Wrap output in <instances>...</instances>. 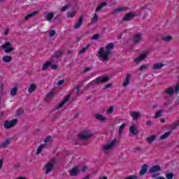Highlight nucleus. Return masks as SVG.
Listing matches in <instances>:
<instances>
[{"label": "nucleus", "instance_id": "nucleus-9", "mask_svg": "<svg viewBox=\"0 0 179 179\" xmlns=\"http://www.w3.org/2000/svg\"><path fill=\"white\" fill-rule=\"evenodd\" d=\"M55 89H52V90L46 94L45 97V101L48 102L52 100V99H54V96H55Z\"/></svg>", "mask_w": 179, "mask_h": 179}, {"label": "nucleus", "instance_id": "nucleus-64", "mask_svg": "<svg viewBox=\"0 0 179 179\" xmlns=\"http://www.w3.org/2000/svg\"><path fill=\"white\" fill-rule=\"evenodd\" d=\"M77 86H80V87H82V86H83V81H79Z\"/></svg>", "mask_w": 179, "mask_h": 179}, {"label": "nucleus", "instance_id": "nucleus-3", "mask_svg": "<svg viewBox=\"0 0 179 179\" xmlns=\"http://www.w3.org/2000/svg\"><path fill=\"white\" fill-rule=\"evenodd\" d=\"M57 161L56 158H52L45 165L44 169L45 170V175L50 174V173L52 171V169H54V166H55Z\"/></svg>", "mask_w": 179, "mask_h": 179}, {"label": "nucleus", "instance_id": "nucleus-56", "mask_svg": "<svg viewBox=\"0 0 179 179\" xmlns=\"http://www.w3.org/2000/svg\"><path fill=\"white\" fill-rule=\"evenodd\" d=\"M38 10H36V11H34L31 13H29V15L31 16V17H33L34 16H36V15H38Z\"/></svg>", "mask_w": 179, "mask_h": 179}, {"label": "nucleus", "instance_id": "nucleus-41", "mask_svg": "<svg viewBox=\"0 0 179 179\" xmlns=\"http://www.w3.org/2000/svg\"><path fill=\"white\" fill-rule=\"evenodd\" d=\"M52 17H54V15L50 13H48L46 15V19L48 22H51V20H52Z\"/></svg>", "mask_w": 179, "mask_h": 179}, {"label": "nucleus", "instance_id": "nucleus-37", "mask_svg": "<svg viewBox=\"0 0 179 179\" xmlns=\"http://www.w3.org/2000/svg\"><path fill=\"white\" fill-rule=\"evenodd\" d=\"M165 175H166V179H173V178H174V173H172V172H171V173L166 172Z\"/></svg>", "mask_w": 179, "mask_h": 179}, {"label": "nucleus", "instance_id": "nucleus-18", "mask_svg": "<svg viewBox=\"0 0 179 179\" xmlns=\"http://www.w3.org/2000/svg\"><path fill=\"white\" fill-rule=\"evenodd\" d=\"M148 164H144L139 171V176H145V173H148Z\"/></svg>", "mask_w": 179, "mask_h": 179}, {"label": "nucleus", "instance_id": "nucleus-44", "mask_svg": "<svg viewBox=\"0 0 179 179\" xmlns=\"http://www.w3.org/2000/svg\"><path fill=\"white\" fill-rule=\"evenodd\" d=\"M114 111V106H111L109 108L106 110V114H113Z\"/></svg>", "mask_w": 179, "mask_h": 179}, {"label": "nucleus", "instance_id": "nucleus-60", "mask_svg": "<svg viewBox=\"0 0 179 179\" xmlns=\"http://www.w3.org/2000/svg\"><path fill=\"white\" fill-rule=\"evenodd\" d=\"M102 8H104V6H107V2L103 1L99 4Z\"/></svg>", "mask_w": 179, "mask_h": 179}, {"label": "nucleus", "instance_id": "nucleus-19", "mask_svg": "<svg viewBox=\"0 0 179 179\" xmlns=\"http://www.w3.org/2000/svg\"><path fill=\"white\" fill-rule=\"evenodd\" d=\"M130 115L136 121V120H138V118H141V117H142V115H141V113L136 112V111L131 112Z\"/></svg>", "mask_w": 179, "mask_h": 179}, {"label": "nucleus", "instance_id": "nucleus-51", "mask_svg": "<svg viewBox=\"0 0 179 179\" xmlns=\"http://www.w3.org/2000/svg\"><path fill=\"white\" fill-rule=\"evenodd\" d=\"M110 87H113L112 83H109L108 85H104L103 90H106V89H110Z\"/></svg>", "mask_w": 179, "mask_h": 179}, {"label": "nucleus", "instance_id": "nucleus-42", "mask_svg": "<svg viewBox=\"0 0 179 179\" xmlns=\"http://www.w3.org/2000/svg\"><path fill=\"white\" fill-rule=\"evenodd\" d=\"M69 8H71V4L67 3L64 6H63L60 10L61 12H65V10H66V9H69Z\"/></svg>", "mask_w": 179, "mask_h": 179}, {"label": "nucleus", "instance_id": "nucleus-16", "mask_svg": "<svg viewBox=\"0 0 179 179\" xmlns=\"http://www.w3.org/2000/svg\"><path fill=\"white\" fill-rule=\"evenodd\" d=\"M12 141H13V138H6L1 145V148H3V149H5L6 148H8V145H10L12 143Z\"/></svg>", "mask_w": 179, "mask_h": 179}, {"label": "nucleus", "instance_id": "nucleus-48", "mask_svg": "<svg viewBox=\"0 0 179 179\" xmlns=\"http://www.w3.org/2000/svg\"><path fill=\"white\" fill-rule=\"evenodd\" d=\"M100 38V34H95L92 36V40H99Z\"/></svg>", "mask_w": 179, "mask_h": 179}, {"label": "nucleus", "instance_id": "nucleus-12", "mask_svg": "<svg viewBox=\"0 0 179 179\" xmlns=\"http://www.w3.org/2000/svg\"><path fill=\"white\" fill-rule=\"evenodd\" d=\"M146 58H148V54L143 52L140 54L138 57L134 59V62L138 64L139 62H141V61H145Z\"/></svg>", "mask_w": 179, "mask_h": 179}, {"label": "nucleus", "instance_id": "nucleus-53", "mask_svg": "<svg viewBox=\"0 0 179 179\" xmlns=\"http://www.w3.org/2000/svg\"><path fill=\"white\" fill-rule=\"evenodd\" d=\"M124 179H138V176L136 175H131L129 177H127Z\"/></svg>", "mask_w": 179, "mask_h": 179}, {"label": "nucleus", "instance_id": "nucleus-52", "mask_svg": "<svg viewBox=\"0 0 179 179\" xmlns=\"http://www.w3.org/2000/svg\"><path fill=\"white\" fill-rule=\"evenodd\" d=\"M174 92H175V94H178V93H179V83L175 86Z\"/></svg>", "mask_w": 179, "mask_h": 179}, {"label": "nucleus", "instance_id": "nucleus-46", "mask_svg": "<svg viewBox=\"0 0 179 179\" xmlns=\"http://www.w3.org/2000/svg\"><path fill=\"white\" fill-rule=\"evenodd\" d=\"M179 125V120H177L173 123V127L171 129V131H174V129H177V127Z\"/></svg>", "mask_w": 179, "mask_h": 179}, {"label": "nucleus", "instance_id": "nucleus-27", "mask_svg": "<svg viewBox=\"0 0 179 179\" xmlns=\"http://www.w3.org/2000/svg\"><path fill=\"white\" fill-rule=\"evenodd\" d=\"M95 117L98 121H106L107 120V117L103 116L101 114L96 113L95 114Z\"/></svg>", "mask_w": 179, "mask_h": 179}, {"label": "nucleus", "instance_id": "nucleus-63", "mask_svg": "<svg viewBox=\"0 0 179 179\" xmlns=\"http://www.w3.org/2000/svg\"><path fill=\"white\" fill-rule=\"evenodd\" d=\"M146 125L148 127H150L152 125V121L151 120H147Z\"/></svg>", "mask_w": 179, "mask_h": 179}, {"label": "nucleus", "instance_id": "nucleus-20", "mask_svg": "<svg viewBox=\"0 0 179 179\" xmlns=\"http://www.w3.org/2000/svg\"><path fill=\"white\" fill-rule=\"evenodd\" d=\"M131 81V74L130 73H127L126 75V78L124 82L122 84L123 87H127V86H128L129 85V82Z\"/></svg>", "mask_w": 179, "mask_h": 179}, {"label": "nucleus", "instance_id": "nucleus-21", "mask_svg": "<svg viewBox=\"0 0 179 179\" xmlns=\"http://www.w3.org/2000/svg\"><path fill=\"white\" fill-rule=\"evenodd\" d=\"M171 134H173V130H170V131H168L165 132L164 134H162L159 137V139L161 141H164V139H167V138H169V136H170Z\"/></svg>", "mask_w": 179, "mask_h": 179}, {"label": "nucleus", "instance_id": "nucleus-10", "mask_svg": "<svg viewBox=\"0 0 179 179\" xmlns=\"http://www.w3.org/2000/svg\"><path fill=\"white\" fill-rule=\"evenodd\" d=\"M158 171H162V166L157 164L152 166L148 170V173H150V174H153L155 173H157Z\"/></svg>", "mask_w": 179, "mask_h": 179}, {"label": "nucleus", "instance_id": "nucleus-28", "mask_svg": "<svg viewBox=\"0 0 179 179\" xmlns=\"http://www.w3.org/2000/svg\"><path fill=\"white\" fill-rule=\"evenodd\" d=\"M165 93L169 96H173L174 94V87H169L165 90Z\"/></svg>", "mask_w": 179, "mask_h": 179}, {"label": "nucleus", "instance_id": "nucleus-22", "mask_svg": "<svg viewBox=\"0 0 179 179\" xmlns=\"http://www.w3.org/2000/svg\"><path fill=\"white\" fill-rule=\"evenodd\" d=\"M125 10H128V7L122 6L115 9L113 13H120V12H125Z\"/></svg>", "mask_w": 179, "mask_h": 179}, {"label": "nucleus", "instance_id": "nucleus-2", "mask_svg": "<svg viewBox=\"0 0 179 179\" xmlns=\"http://www.w3.org/2000/svg\"><path fill=\"white\" fill-rule=\"evenodd\" d=\"M98 53H99V57L101 58L102 62H107V61H108V58H110L111 50L108 49H106V50H104V48H101Z\"/></svg>", "mask_w": 179, "mask_h": 179}, {"label": "nucleus", "instance_id": "nucleus-40", "mask_svg": "<svg viewBox=\"0 0 179 179\" xmlns=\"http://www.w3.org/2000/svg\"><path fill=\"white\" fill-rule=\"evenodd\" d=\"M53 141L54 140L52 139V137H51V136H48L44 139L45 143H48V142H53Z\"/></svg>", "mask_w": 179, "mask_h": 179}, {"label": "nucleus", "instance_id": "nucleus-47", "mask_svg": "<svg viewBox=\"0 0 179 179\" xmlns=\"http://www.w3.org/2000/svg\"><path fill=\"white\" fill-rule=\"evenodd\" d=\"M56 33L57 32L55 31V30H54V29L50 30L49 31V37H54V36H55Z\"/></svg>", "mask_w": 179, "mask_h": 179}, {"label": "nucleus", "instance_id": "nucleus-36", "mask_svg": "<svg viewBox=\"0 0 179 179\" xmlns=\"http://www.w3.org/2000/svg\"><path fill=\"white\" fill-rule=\"evenodd\" d=\"M97 20H99V15H97V14H94V17L91 20V24L97 23Z\"/></svg>", "mask_w": 179, "mask_h": 179}, {"label": "nucleus", "instance_id": "nucleus-17", "mask_svg": "<svg viewBox=\"0 0 179 179\" xmlns=\"http://www.w3.org/2000/svg\"><path fill=\"white\" fill-rule=\"evenodd\" d=\"M115 143H117V138H115L111 143L108 144V145H103L104 150H110V149L114 148Z\"/></svg>", "mask_w": 179, "mask_h": 179}, {"label": "nucleus", "instance_id": "nucleus-1", "mask_svg": "<svg viewBox=\"0 0 179 179\" xmlns=\"http://www.w3.org/2000/svg\"><path fill=\"white\" fill-rule=\"evenodd\" d=\"M110 80V77L108 76H99L95 80L90 82L86 86L85 89H89L90 86H96V85H100L101 83H107Z\"/></svg>", "mask_w": 179, "mask_h": 179}, {"label": "nucleus", "instance_id": "nucleus-61", "mask_svg": "<svg viewBox=\"0 0 179 179\" xmlns=\"http://www.w3.org/2000/svg\"><path fill=\"white\" fill-rule=\"evenodd\" d=\"M41 152H43V150H41V148H39L38 147V148L36 150V155H40V153H41Z\"/></svg>", "mask_w": 179, "mask_h": 179}, {"label": "nucleus", "instance_id": "nucleus-13", "mask_svg": "<svg viewBox=\"0 0 179 179\" xmlns=\"http://www.w3.org/2000/svg\"><path fill=\"white\" fill-rule=\"evenodd\" d=\"M129 132L131 134V135H134V136H136L138 134H139V130H138V128H136V124H133L130 128H129Z\"/></svg>", "mask_w": 179, "mask_h": 179}, {"label": "nucleus", "instance_id": "nucleus-59", "mask_svg": "<svg viewBox=\"0 0 179 179\" xmlns=\"http://www.w3.org/2000/svg\"><path fill=\"white\" fill-rule=\"evenodd\" d=\"M101 9H103V7H101V6H98V7L96 8L95 10V13H97V12H100V10H101Z\"/></svg>", "mask_w": 179, "mask_h": 179}, {"label": "nucleus", "instance_id": "nucleus-29", "mask_svg": "<svg viewBox=\"0 0 179 179\" xmlns=\"http://www.w3.org/2000/svg\"><path fill=\"white\" fill-rule=\"evenodd\" d=\"M156 135H152L147 138V142L148 143H152V142H155L156 141Z\"/></svg>", "mask_w": 179, "mask_h": 179}, {"label": "nucleus", "instance_id": "nucleus-43", "mask_svg": "<svg viewBox=\"0 0 179 179\" xmlns=\"http://www.w3.org/2000/svg\"><path fill=\"white\" fill-rule=\"evenodd\" d=\"M76 15V11L69 12L67 13V17H73V16H75Z\"/></svg>", "mask_w": 179, "mask_h": 179}, {"label": "nucleus", "instance_id": "nucleus-58", "mask_svg": "<svg viewBox=\"0 0 179 179\" xmlns=\"http://www.w3.org/2000/svg\"><path fill=\"white\" fill-rule=\"evenodd\" d=\"M75 89H76V94H79L80 93L82 94V92H80V86H76L75 87Z\"/></svg>", "mask_w": 179, "mask_h": 179}, {"label": "nucleus", "instance_id": "nucleus-49", "mask_svg": "<svg viewBox=\"0 0 179 179\" xmlns=\"http://www.w3.org/2000/svg\"><path fill=\"white\" fill-rule=\"evenodd\" d=\"M143 69H148V66L146 64H142L139 69L138 71H142Z\"/></svg>", "mask_w": 179, "mask_h": 179}, {"label": "nucleus", "instance_id": "nucleus-45", "mask_svg": "<svg viewBox=\"0 0 179 179\" xmlns=\"http://www.w3.org/2000/svg\"><path fill=\"white\" fill-rule=\"evenodd\" d=\"M87 170H89V167L87 166V165H83L81 168L80 173L81 171L82 173H85V171H87Z\"/></svg>", "mask_w": 179, "mask_h": 179}, {"label": "nucleus", "instance_id": "nucleus-15", "mask_svg": "<svg viewBox=\"0 0 179 179\" xmlns=\"http://www.w3.org/2000/svg\"><path fill=\"white\" fill-rule=\"evenodd\" d=\"M133 41L134 44H139V43L142 41V33H138L137 34L134 35Z\"/></svg>", "mask_w": 179, "mask_h": 179}, {"label": "nucleus", "instance_id": "nucleus-7", "mask_svg": "<svg viewBox=\"0 0 179 179\" xmlns=\"http://www.w3.org/2000/svg\"><path fill=\"white\" fill-rule=\"evenodd\" d=\"M69 99H71V96H66L64 99L55 108V109H53V111H55V110H59V108H62V107L65 106L66 103L69 101Z\"/></svg>", "mask_w": 179, "mask_h": 179}, {"label": "nucleus", "instance_id": "nucleus-26", "mask_svg": "<svg viewBox=\"0 0 179 179\" xmlns=\"http://www.w3.org/2000/svg\"><path fill=\"white\" fill-rule=\"evenodd\" d=\"M36 89H37V85L34 83H31L28 89V92L29 93H33L36 92Z\"/></svg>", "mask_w": 179, "mask_h": 179}, {"label": "nucleus", "instance_id": "nucleus-30", "mask_svg": "<svg viewBox=\"0 0 179 179\" xmlns=\"http://www.w3.org/2000/svg\"><path fill=\"white\" fill-rule=\"evenodd\" d=\"M64 54V52H62V51H61V50H57L56 52H55V55L52 56L53 58H56L58 59L61 57V55H62Z\"/></svg>", "mask_w": 179, "mask_h": 179}, {"label": "nucleus", "instance_id": "nucleus-34", "mask_svg": "<svg viewBox=\"0 0 179 179\" xmlns=\"http://www.w3.org/2000/svg\"><path fill=\"white\" fill-rule=\"evenodd\" d=\"M162 41H166V43H169L173 40V36H164L161 38Z\"/></svg>", "mask_w": 179, "mask_h": 179}, {"label": "nucleus", "instance_id": "nucleus-6", "mask_svg": "<svg viewBox=\"0 0 179 179\" xmlns=\"http://www.w3.org/2000/svg\"><path fill=\"white\" fill-rule=\"evenodd\" d=\"M17 119H13L11 121L6 120L4 122V128L5 129H10V128H13L17 124Z\"/></svg>", "mask_w": 179, "mask_h": 179}, {"label": "nucleus", "instance_id": "nucleus-35", "mask_svg": "<svg viewBox=\"0 0 179 179\" xmlns=\"http://www.w3.org/2000/svg\"><path fill=\"white\" fill-rule=\"evenodd\" d=\"M115 47V45L113 43H108L106 46V50H114V48Z\"/></svg>", "mask_w": 179, "mask_h": 179}, {"label": "nucleus", "instance_id": "nucleus-8", "mask_svg": "<svg viewBox=\"0 0 179 179\" xmlns=\"http://www.w3.org/2000/svg\"><path fill=\"white\" fill-rule=\"evenodd\" d=\"M136 15L132 13H126L125 15L122 17V22H129L131 20H134V17H135Z\"/></svg>", "mask_w": 179, "mask_h": 179}, {"label": "nucleus", "instance_id": "nucleus-14", "mask_svg": "<svg viewBox=\"0 0 179 179\" xmlns=\"http://www.w3.org/2000/svg\"><path fill=\"white\" fill-rule=\"evenodd\" d=\"M85 19V15H81L77 21L76 24L73 27V29H80V26L83 24V20Z\"/></svg>", "mask_w": 179, "mask_h": 179}, {"label": "nucleus", "instance_id": "nucleus-33", "mask_svg": "<svg viewBox=\"0 0 179 179\" xmlns=\"http://www.w3.org/2000/svg\"><path fill=\"white\" fill-rule=\"evenodd\" d=\"M51 61L46 62L42 66V71H47L48 66H50Z\"/></svg>", "mask_w": 179, "mask_h": 179}, {"label": "nucleus", "instance_id": "nucleus-39", "mask_svg": "<svg viewBox=\"0 0 179 179\" xmlns=\"http://www.w3.org/2000/svg\"><path fill=\"white\" fill-rule=\"evenodd\" d=\"M127 124L126 123H123L120 126L119 128V134L121 135V134H122V131H124V129H125Z\"/></svg>", "mask_w": 179, "mask_h": 179}, {"label": "nucleus", "instance_id": "nucleus-11", "mask_svg": "<svg viewBox=\"0 0 179 179\" xmlns=\"http://www.w3.org/2000/svg\"><path fill=\"white\" fill-rule=\"evenodd\" d=\"M69 173L72 177H76L80 174V169L78 166H74L69 171Z\"/></svg>", "mask_w": 179, "mask_h": 179}, {"label": "nucleus", "instance_id": "nucleus-5", "mask_svg": "<svg viewBox=\"0 0 179 179\" xmlns=\"http://www.w3.org/2000/svg\"><path fill=\"white\" fill-rule=\"evenodd\" d=\"M1 48L4 50L6 54H10V52L15 51V48L12 47L10 42H6L5 44L1 45Z\"/></svg>", "mask_w": 179, "mask_h": 179}, {"label": "nucleus", "instance_id": "nucleus-57", "mask_svg": "<svg viewBox=\"0 0 179 179\" xmlns=\"http://www.w3.org/2000/svg\"><path fill=\"white\" fill-rule=\"evenodd\" d=\"M50 66H51L52 69H54V70L58 69V65L52 64V62H51Z\"/></svg>", "mask_w": 179, "mask_h": 179}, {"label": "nucleus", "instance_id": "nucleus-23", "mask_svg": "<svg viewBox=\"0 0 179 179\" xmlns=\"http://www.w3.org/2000/svg\"><path fill=\"white\" fill-rule=\"evenodd\" d=\"M163 66H166V64L162 63H155L153 64L152 69L156 71V69H162Z\"/></svg>", "mask_w": 179, "mask_h": 179}, {"label": "nucleus", "instance_id": "nucleus-32", "mask_svg": "<svg viewBox=\"0 0 179 179\" xmlns=\"http://www.w3.org/2000/svg\"><path fill=\"white\" fill-rule=\"evenodd\" d=\"M60 115H61V112H57V113H52V121H55V120H58Z\"/></svg>", "mask_w": 179, "mask_h": 179}, {"label": "nucleus", "instance_id": "nucleus-38", "mask_svg": "<svg viewBox=\"0 0 179 179\" xmlns=\"http://www.w3.org/2000/svg\"><path fill=\"white\" fill-rule=\"evenodd\" d=\"M16 114H17V117H22V115L24 114V110H23V108H19L16 111Z\"/></svg>", "mask_w": 179, "mask_h": 179}, {"label": "nucleus", "instance_id": "nucleus-62", "mask_svg": "<svg viewBox=\"0 0 179 179\" xmlns=\"http://www.w3.org/2000/svg\"><path fill=\"white\" fill-rule=\"evenodd\" d=\"M90 69H91L90 67H86V68L83 70L84 73H86V72H89V71H90Z\"/></svg>", "mask_w": 179, "mask_h": 179}, {"label": "nucleus", "instance_id": "nucleus-54", "mask_svg": "<svg viewBox=\"0 0 179 179\" xmlns=\"http://www.w3.org/2000/svg\"><path fill=\"white\" fill-rule=\"evenodd\" d=\"M64 83H65V80H59L57 85V86H62V85H64Z\"/></svg>", "mask_w": 179, "mask_h": 179}, {"label": "nucleus", "instance_id": "nucleus-24", "mask_svg": "<svg viewBox=\"0 0 179 179\" xmlns=\"http://www.w3.org/2000/svg\"><path fill=\"white\" fill-rule=\"evenodd\" d=\"M13 58L12 56L6 55L3 56L2 58L3 62H5L6 64H9L12 61Z\"/></svg>", "mask_w": 179, "mask_h": 179}, {"label": "nucleus", "instance_id": "nucleus-55", "mask_svg": "<svg viewBox=\"0 0 179 179\" xmlns=\"http://www.w3.org/2000/svg\"><path fill=\"white\" fill-rule=\"evenodd\" d=\"M160 176V173H155L151 175L152 178H157Z\"/></svg>", "mask_w": 179, "mask_h": 179}, {"label": "nucleus", "instance_id": "nucleus-25", "mask_svg": "<svg viewBox=\"0 0 179 179\" xmlns=\"http://www.w3.org/2000/svg\"><path fill=\"white\" fill-rule=\"evenodd\" d=\"M16 94H17V87H14L11 88L10 91V96H11V97H15Z\"/></svg>", "mask_w": 179, "mask_h": 179}, {"label": "nucleus", "instance_id": "nucleus-4", "mask_svg": "<svg viewBox=\"0 0 179 179\" xmlns=\"http://www.w3.org/2000/svg\"><path fill=\"white\" fill-rule=\"evenodd\" d=\"M79 139L83 141H86L87 139H90L91 136H93V132L90 130H84L78 134Z\"/></svg>", "mask_w": 179, "mask_h": 179}, {"label": "nucleus", "instance_id": "nucleus-31", "mask_svg": "<svg viewBox=\"0 0 179 179\" xmlns=\"http://www.w3.org/2000/svg\"><path fill=\"white\" fill-rule=\"evenodd\" d=\"M164 112V110H163V109H160L159 110H158L155 113V115L154 116V120H157V118H159V117H162V114H163Z\"/></svg>", "mask_w": 179, "mask_h": 179}, {"label": "nucleus", "instance_id": "nucleus-50", "mask_svg": "<svg viewBox=\"0 0 179 179\" xmlns=\"http://www.w3.org/2000/svg\"><path fill=\"white\" fill-rule=\"evenodd\" d=\"M86 50H87V47L83 48L78 52V55H80V54H83V52H86Z\"/></svg>", "mask_w": 179, "mask_h": 179}]
</instances>
